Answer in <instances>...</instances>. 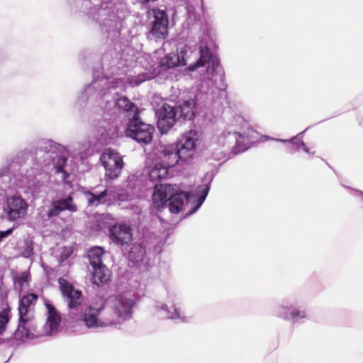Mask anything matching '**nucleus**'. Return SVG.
<instances>
[{"label":"nucleus","mask_w":363,"mask_h":363,"mask_svg":"<svg viewBox=\"0 0 363 363\" xmlns=\"http://www.w3.org/2000/svg\"><path fill=\"white\" fill-rule=\"evenodd\" d=\"M302 319H308L306 311L303 309L292 308L290 321L296 323Z\"/></svg>","instance_id":"c756f323"},{"label":"nucleus","mask_w":363,"mask_h":363,"mask_svg":"<svg viewBox=\"0 0 363 363\" xmlns=\"http://www.w3.org/2000/svg\"><path fill=\"white\" fill-rule=\"evenodd\" d=\"M200 139L198 131L190 130L184 133L176 145L161 146L164 149V157H167L169 164H177L179 160L191 159L195 153Z\"/></svg>","instance_id":"6e6552de"},{"label":"nucleus","mask_w":363,"mask_h":363,"mask_svg":"<svg viewBox=\"0 0 363 363\" xmlns=\"http://www.w3.org/2000/svg\"><path fill=\"white\" fill-rule=\"evenodd\" d=\"M93 268L94 283L99 285L106 282L110 278V272L108 269L103 264L96 266Z\"/></svg>","instance_id":"4be33fe9"},{"label":"nucleus","mask_w":363,"mask_h":363,"mask_svg":"<svg viewBox=\"0 0 363 363\" xmlns=\"http://www.w3.org/2000/svg\"><path fill=\"white\" fill-rule=\"evenodd\" d=\"M74 249L72 246L64 247L61 250V252L59 257V262H63L67 259L73 253Z\"/></svg>","instance_id":"473e14b6"},{"label":"nucleus","mask_w":363,"mask_h":363,"mask_svg":"<svg viewBox=\"0 0 363 363\" xmlns=\"http://www.w3.org/2000/svg\"><path fill=\"white\" fill-rule=\"evenodd\" d=\"M195 101L188 99L177 106L164 104L157 111V127L162 133H167L174 125L177 120H191L194 116Z\"/></svg>","instance_id":"1a4fd4ad"},{"label":"nucleus","mask_w":363,"mask_h":363,"mask_svg":"<svg viewBox=\"0 0 363 363\" xmlns=\"http://www.w3.org/2000/svg\"><path fill=\"white\" fill-rule=\"evenodd\" d=\"M109 238L118 246L127 247L133 240L132 229L126 224H116L109 229Z\"/></svg>","instance_id":"dca6fc26"},{"label":"nucleus","mask_w":363,"mask_h":363,"mask_svg":"<svg viewBox=\"0 0 363 363\" xmlns=\"http://www.w3.org/2000/svg\"><path fill=\"white\" fill-rule=\"evenodd\" d=\"M152 77L151 74H149L147 73H143V74H138V76H135V77H132L131 78H129L128 83L132 86H138L142 82H143L146 80L150 79Z\"/></svg>","instance_id":"2f4dec72"},{"label":"nucleus","mask_w":363,"mask_h":363,"mask_svg":"<svg viewBox=\"0 0 363 363\" xmlns=\"http://www.w3.org/2000/svg\"><path fill=\"white\" fill-rule=\"evenodd\" d=\"M11 319V310L9 308H4L0 311V335H2L7 328V325Z\"/></svg>","instance_id":"cd10ccee"},{"label":"nucleus","mask_w":363,"mask_h":363,"mask_svg":"<svg viewBox=\"0 0 363 363\" xmlns=\"http://www.w3.org/2000/svg\"><path fill=\"white\" fill-rule=\"evenodd\" d=\"M145 255V248L141 245L135 243L131 247L128 252L129 261L138 263L143 261Z\"/></svg>","instance_id":"5701e85b"},{"label":"nucleus","mask_w":363,"mask_h":363,"mask_svg":"<svg viewBox=\"0 0 363 363\" xmlns=\"http://www.w3.org/2000/svg\"><path fill=\"white\" fill-rule=\"evenodd\" d=\"M38 296L30 293L22 296L18 303L19 324L13 334L16 340H23L34 336L36 330L34 306Z\"/></svg>","instance_id":"9d476101"},{"label":"nucleus","mask_w":363,"mask_h":363,"mask_svg":"<svg viewBox=\"0 0 363 363\" xmlns=\"http://www.w3.org/2000/svg\"><path fill=\"white\" fill-rule=\"evenodd\" d=\"M209 189V184L199 186L196 192L191 194L177 185L167 184L155 185L152 195L153 204L158 209L168 208L170 213L177 214L183 207L196 201V204L186 213V216H190L203 204Z\"/></svg>","instance_id":"20e7f679"},{"label":"nucleus","mask_w":363,"mask_h":363,"mask_svg":"<svg viewBox=\"0 0 363 363\" xmlns=\"http://www.w3.org/2000/svg\"><path fill=\"white\" fill-rule=\"evenodd\" d=\"M104 255V250L100 247H91L88 251V258L92 267H96L97 265L103 264L102 256Z\"/></svg>","instance_id":"393cba45"},{"label":"nucleus","mask_w":363,"mask_h":363,"mask_svg":"<svg viewBox=\"0 0 363 363\" xmlns=\"http://www.w3.org/2000/svg\"><path fill=\"white\" fill-rule=\"evenodd\" d=\"M77 210L78 207L74 202L72 196L68 195L53 201L47 215L48 217L50 218L59 216L63 211H68L73 213L77 212Z\"/></svg>","instance_id":"a211bd4d"},{"label":"nucleus","mask_w":363,"mask_h":363,"mask_svg":"<svg viewBox=\"0 0 363 363\" xmlns=\"http://www.w3.org/2000/svg\"><path fill=\"white\" fill-rule=\"evenodd\" d=\"M187 11L190 12V9L189 7H187Z\"/></svg>","instance_id":"e433bc0d"},{"label":"nucleus","mask_w":363,"mask_h":363,"mask_svg":"<svg viewBox=\"0 0 363 363\" xmlns=\"http://www.w3.org/2000/svg\"><path fill=\"white\" fill-rule=\"evenodd\" d=\"M45 306L47 309V321L43 325V335H54L59 330L61 316L51 301L46 300Z\"/></svg>","instance_id":"f3484780"},{"label":"nucleus","mask_w":363,"mask_h":363,"mask_svg":"<svg viewBox=\"0 0 363 363\" xmlns=\"http://www.w3.org/2000/svg\"><path fill=\"white\" fill-rule=\"evenodd\" d=\"M179 51L177 54L180 60L182 66L186 65L191 60L199 58L193 64L188 67L189 71H195L201 69L199 71L202 73L203 79H208L212 84L217 87L223 86L224 72L220 65L218 57L213 54L208 48V45L203 40L199 48V51L196 45H185L178 49Z\"/></svg>","instance_id":"39448f33"},{"label":"nucleus","mask_w":363,"mask_h":363,"mask_svg":"<svg viewBox=\"0 0 363 363\" xmlns=\"http://www.w3.org/2000/svg\"><path fill=\"white\" fill-rule=\"evenodd\" d=\"M291 149H292V147H290V150H290V152H291V153H293V151H292V150H291Z\"/></svg>","instance_id":"4c0bfd02"},{"label":"nucleus","mask_w":363,"mask_h":363,"mask_svg":"<svg viewBox=\"0 0 363 363\" xmlns=\"http://www.w3.org/2000/svg\"><path fill=\"white\" fill-rule=\"evenodd\" d=\"M99 14H100V15H102V14H104V13H105V10H104L103 9H100V10L99 11Z\"/></svg>","instance_id":"c9c22d12"},{"label":"nucleus","mask_w":363,"mask_h":363,"mask_svg":"<svg viewBox=\"0 0 363 363\" xmlns=\"http://www.w3.org/2000/svg\"><path fill=\"white\" fill-rule=\"evenodd\" d=\"M58 283L71 318L82 321L89 328L110 327L106 320V307L103 303L84 306L81 291L74 289L63 278H60Z\"/></svg>","instance_id":"7ed1b4c3"},{"label":"nucleus","mask_w":363,"mask_h":363,"mask_svg":"<svg viewBox=\"0 0 363 363\" xmlns=\"http://www.w3.org/2000/svg\"><path fill=\"white\" fill-rule=\"evenodd\" d=\"M21 255L25 258H30L33 255V244L32 242L26 241L25 247L23 250Z\"/></svg>","instance_id":"72a5a7b5"},{"label":"nucleus","mask_w":363,"mask_h":363,"mask_svg":"<svg viewBox=\"0 0 363 363\" xmlns=\"http://www.w3.org/2000/svg\"><path fill=\"white\" fill-rule=\"evenodd\" d=\"M303 132L300 133L298 135L292 138L290 140H285V139H275V138H270V140L279 141L281 143H291L292 145V147H295L296 150H298L300 148H302L303 150L307 153H310L308 148L306 147V144L303 143V141L298 138V136L302 135ZM269 139V138H268Z\"/></svg>","instance_id":"bb28decb"},{"label":"nucleus","mask_w":363,"mask_h":363,"mask_svg":"<svg viewBox=\"0 0 363 363\" xmlns=\"http://www.w3.org/2000/svg\"><path fill=\"white\" fill-rule=\"evenodd\" d=\"M13 231V228H9L5 231H0V243L8 236L11 235Z\"/></svg>","instance_id":"f704fd0d"},{"label":"nucleus","mask_w":363,"mask_h":363,"mask_svg":"<svg viewBox=\"0 0 363 363\" xmlns=\"http://www.w3.org/2000/svg\"><path fill=\"white\" fill-rule=\"evenodd\" d=\"M67 155L66 147L53 140L39 141L32 165L29 168L23 167L21 169L17 186L36 198L45 188L48 170H53L60 175L62 181L66 182L70 170L67 164Z\"/></svg>","instance_id":"f257e3e1"},{"label":"nucleus","mask_w":363,"mask_h":363,"mask_svg":"<svg viewBox=\"0 0 363 363\" xmlns=\"http://www.w3.org/2000/svg\"><path fill=\"white\" fill-rule=\"evenodd\" d=\"M253 132L249 130V133L241 134L235 128L229 127L225 130L220 137V140L226 144H234L233 152L234 154L242 152L248 149L250 133Z\"/></svg>","instance_id":"ddd939ff"},{"label":"nucleus","mask_w":363,"mask_h":363,"mask_svg":"<svg viewBox=\"0 0 363 363\" xmlns=\"http://www.w3.org/2000/svg\"><path fill=\"white\" fill-rule=\"evenodd\" d=\"M167 301L172 303L169 308L166 303H161L156 306V309L163 312L165 317L172 320H182L184 321V318L181 315L179 309L175 306V303L177 301V297L173 294H169Z\"/></svg>","instance_id":"aec40b11"},{"label":"nucleus","mask_w":363,"mask_h":363,"mask_svg":"<svg viewBox=\"0 0 363 363\" xmlns=\"http://www.w3.org/2000/svg\"><path fill=\"white\" fill-rule=\"evenodd\" d=\"M135 305V300L128 294L110 297L105 311L109 326L118 328L131 320Z\"/></svg>","instance_id":"0eeeda50"},{"label":"nucleus","mask_w":363,"mask_h":363,"mask_svg":"<svg viewBox=\"0 0 363 363\" xmlns=\"http://www.w3.org/2000/svg\"><path fill=\"white\" fill-rule=\"evenodd\" d=\"M125 89V82L121 78L94 77L92 82L86 87L82 94L80 98L82 101H97L99 99H104L107 102V105L110 106L112 105L110 100L111 99L114 109L112 113H109L108 108L106 107V112L104 115L103 124L100 125L101 128L111 130L110 128L107 129L106 125H109L110 122L108 121L115 118L116 109L120 112L126 113L127 116L131 118L138 116V108L127 97L116 99V96L124 91Z\"/></svg>","instance_id":"f03ea898"},{"label":"nucleus","mask_w":363,"mask_h":363,"mask_svg":"<svg viewBox=\"0 0 363 363\" xmlns=\"http://www.w3.org/2000/svg\"><path fill=\"white\" fill-rule=\"evenodd\" d=\"M291 310L292 308L289 306L280 305L275 308L274 315L285 320H290Z\"/></svg>","instance_id":"c85d7f7f"},{"label":"nucleus","mask_w":363,"mask_h":363,"mask_svg":"<svg viewBox=\"0 0 363 363\" xmlns=\"http://www.w3.org/2000/svg\"><path fill=\"white\" fill-rule=\"evenodd\" d=\"M28 208V203L21 196L14 195L7 199L4 211L9 220L16 221L26 216Z\"/></svg>","instance_id":"4468645a"},{"label":"nucleus","mask_w":363,"mask_h":363,"mask_svg":"<svg viewBox=\"0 0 363 363\" xmlns=\"http://www.w3.org/2000/svg\"><path fill=\"white\" fill-rule=\"evenodd\" d=\"M155 128L140 121L138 116L130 119L126 135L140 144H149L152 140Z\"/></svg>","instance_id":"9b49d317"},{"label":"nucleus","mask_w":363,"mask_h":363,"mask_svg":"<svg viewBox=\"0 0 363 363\" xmlns=\"http://www.w3.org/2000/svg\"><path fill=\"white\" fill-rule=\"evenodd\" d=\"M100 161L106 169V177L110 179L119 177L124 162L118 151L111 148L105 149L100 157Z\"/></svg>","instance_id":"f8f14e48"},{"label":"nucleus","mask_w":363,"mask_h":363,"mask_svg":"<svg viewBox=\"0 0 363 363\" xmlns=\"http://www.w3.org/2000/svg\"><path fill=\"white\" fill-rule=\"evenodd\" d=\"M140 182L134 174L128 176L121 187L106 189L100 193L88 192L86 197L89 206H97L111 201H125L133 199L139 191Z\"/></svg>","instance_id":"423d86ee"},{"label":"nucleus","mask_w":363,"mask_h":363,"mask_svg":"<svg viewBox=\"0 0 363 363\" xmlns=\"http://www.w3.org/2000/svg\"><path fill=\"white\" fill-rule=\"evenodd\" d=\"M114 18V15H110L108 18L103 19L101 21V29L105 32H110L116 29L117 21Z\"/></svg>","instance_id":"7c9ffc66"},{"label":"nucleus","mask_w":363,"mask_h":363,"mask_svg":"<svg viewBox=\"0 0 363 363\" xmlns=\"http://www.w3.org/2000/svg\"><path fill=\"white\" fill-rule=\"evenodd\" d=\"M178 66H182L178 56L177 54L171 53L161 59L158 72L162 74V72L167 71Z\"/></svg>","instance_id":"412c9836"},{"label":"nucleus","mask_w":363,"mask_h":363,"mask_svg":"<svg viewBox=\"0 0 363 363\" xmlns=\"http://www.w3.org/2000/svg\"><path fill=\"white\" fill-rule=\"evenodd\" d=\"M30 274L28 272H21L14 279V289L18 292L27 290L29 287Z\"/></svg>","instance_id":"b1692460"},{"label":"nucleus","mask_w":363,"mask_h":363,"mask_svg":"<svg viewBox=\"0 0 363 363\" xmlns=\"http://www.w3.org/2000/svg\"><path fill=\"white\" fill-rule=\"evenodd\" d=\"M11 175L8 168L0 169V199L4 196V191L9 187Z\"/></svg>","instance_id":"a878e982"},{"label":"nucleus","mask_w":363,"mask_h":363,"mask_svg":"<svg viewBox=\"0 0 363 363\" xmlns=\"http://www.w3.org/2000/svg\"><path fill=\"white\" fill-rule=\"evenodd\" d=\"M166 157H164V149L160 147L157 153V159L160 162H156L154 167L149 172L150 180L155 182L166 178L168 173V169L175 165L169 164V160Z\"/></svg>","instance_id":"6ab92c4d"},{"label":"nucleus","mask_w":363,"mask_h":363,"mask_svg":"<svg viewBox=\"0 0 363 363\" xmlns=\"http://www.w3.org/2000/svg\"><path fill=\"white\" fill-rule=\"evenodd\" d=\"M153 20L148 35L150 39H164L167 35L168 18L164 11L152 10Z\"/></svg>","instance_id":"2eb2a0df"}]
</instances>
